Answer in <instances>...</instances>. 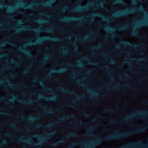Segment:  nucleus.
<instances>
[{
  "mask_svg": "<svg viewBox=\"0 0 148 148\" xmlns=\"http://www.w3.org/2000/svg\"><path fill=\"white\" fill-rule=\"evenodd\" d=\"M52 125V124L51 123L50 125L44 126V127L45 128H48L49 127H51Z\"/></svg>",
  "mask_w": 148,
  "mask_h": 148,
  "instance_id": "1a4fd4ad",
  "label": "nucleus"
},
{
  "mask_svg": "<svg viewBox=\"0 0 148 148\" xmlns=\"http://www.w3.org/2000/svg\"><path fill=\"white\" fill-rule=\"evenodd\" d=\"M85 136H93V135L92 134L90 133H88L85 134Z\"/></svg>",
  "mask_w": 148,
  "mask_h": 148,
  "instance_id": "9d476101",
  "label": "nucleus"
},
{
  "mask_svg": "<svg viewBox=\"0 0 148 148\" xmlns=\"http://www.w3.org/2000/svg\"><path fill=\"white\" fill-rule=\"evenodd\" d=\"M18 141L17 142H15V143H19L22 141H26L29 143L30 144H32V143L31 140H26L24 138H18Z\"/></svg>",
  "mask_w": 148,
  "mask_h": 148,
  "instance_id": "7ed1b4c3",
  "label": "nucleus"
},
{
  "mask_svg": "<svg viewBox=\"0 0 148 148\" xmlns=\"http://www.w3.org/2000/svg\"><path fill=\"white\" fill-rule=\"evenodd\" d=\"M79 123L81 125H82L83 123V122L82 121H80L79 122Z\"/></svg>",
  "mask_w": 148,
  "mask_h": 148,
  "instance_id": "4468645a",
  "label": "nucleus"
},
{
  "mask_svg": "<svg viewBox=\"0 0 148 148\" xmlns=\"http://www.w3.org/2000/svg\"><path fill=\"white\" fill-rule=\"evenodd\" d=\"M56 133V131L55 130H54L51 132L50 133H47L46 135L45 136H43L42 135H38V134H35L34 135V137L37 138H38L39 139L41 138H44V137L46 136H47L48 137H49L50 136H52L54 135Z\"/></svg>",
  "mask_w": 148,
  "mask_h": 148,
  "instance_id": "f03ea898",
  "label": "nucleus"
},
{
  "mask_svg": "<svg viewBox=\"0 0 148 148\" xmlns=\"http://www.w3.org/2000/svg\"><path fill=\"white\" fill-rule=\"evenodd\" d=\"M78 135L76 132H71L66 135L65 138H63L60 140L55 142L51 144V146L53 147H56L59 143L65 142V139H69L71 137H78Z\"/></svg>",
  "mask_w": 148,
  "mask_h": 148,
  "instance_id": "f257e3e1",
  "label": "nucleus"
},
{
  "mask_svg": "<svg viewBox=\"0 0 148 148\" xmlns=\"http://www.w3.org/2000/svg\"><path fill=\"white\" fill-rule=\"evenodd\" d=\"M23 148H25V146H23Z\"/></svg>",
  "mask_w": 148,
  "mask_h": 148,
  "instance_id": "f3484780",
  "label": "nucleus"
},
{
  "mask_svg": "<svg viewBox=\"0 0 148 148\" xmlns=\"http://www.w3.org/2000/svg\"><path fill=\"white\" fill-rule=\"evenodd\" d=\"M128 120V119L127 118V119H126L125 120L127 121V120Z\"/></svg>",
  "mask_w": 148,
  "mask_h": 148,
  "instance_id": "dca6fc26",
  "label": "nucleus"
},
{
  "mask_svg": "<svg viewBox=\"0 0 148 148\" xmlns=\"http://www.w3.org/2000/svg\"><path fill=\"white\" fill-rule=\"evenodd\" d=\"M85 106V105H83V104L82 105V106Z\"/></svg>",
  "mask_w": 148,
  "mask_h": 148,
  "instance_id": "6ab92c4d",
  "label": "nucleus"
},
{
  "mask_svg": "<svg viewBox=\"0 0 148 148\" xmlns=\"http://www.w3.org/2000/svg\"><path fill=\"white\" fill-rule=\"evenodd\" d=\"M64 119L63 118H61V120H64Z\"/></svg>",
  "mask_w": 148,
  "mask_h": 148,
  "instance_id": "2eb2a0df",
  "label": "nucleus"
},
{
  "mask_svg": "<svg viewBox=\"0 0 148 148\" xmlns=\"http://www.w3.org/2000/svg\"><path fill=\"white\" fill-rule=\"evenodd\" d=\"M43 141V140H41L40 142L33 144L34 146L40 145L42 144V142Z\"/></svg>",
  "mask_w": 148,
  "mask_h": 148,
  "instance_id": "0eeeda50",
  "label": "nucleus"
},
{
  "mask_svg": "<svg viewBox=\"0 0 148 148\" xmlns=\"http://www.w3.org/2000/svg\"><path fill=\"white\" fill-rule=\"evenodd\" d=\"M10 126L15 129L17 132H20L21 131V130L18 128L14 124L12 123L9 125Z\"/></svg>",
  "mask_w": 148,
  "mask_h": 148,
  "instance_id": "20e7f679",
  "label": "nucleus"
},
{
  "mask_svg": "<svg viewBox=\"0 0 148 148\" xmlns=\"http://www.w3.org/2000/svg\"><path fill=\"white\" fill-rule=\"evenodd\" d=\"M41 126V125H36V127H40Z\"/></svg>",
  "mask_w": 148,
  "mask_h": 148,
  "instance_id": "ddd939ff",
  "label": "nucleus"
},
{
  "mask_svg": "<svg viewBox=\"0 0 148 148\" xmlns=\"http://www.w3.org/2000/svg\"><path fill=\"white\" fill-rule=\"evenodd\" d=\"M1 136H0V138H1Z\"/></svg>",
  "mask_w": 148,
  "mask_h": 148,
  "instance_id": "aec40b11",
  "label": "nucleus"
},
{
  "mask_svg": "<svg viewBox=\"0 0 148 148\" xmlns=\"http://www.w3.org/2000/svg\"><path fill=\"white\" fill-rule=\"evenodd\" d=\"M105 130V131H106V130H107V129H105V130Z\"/></svg>",
  "mask_w": 148,
  "mask_h": 148,
  "instance_id": "a211bd4d",
  "label": "nucleus"
},
{
  "mask_svg": "<svg viewBox=\"0 0 148 148\" xmlns=\"http://www.w3.org/2000/svg\"><path fill=\"white\" fill-rule=\"evenodd\" d=\"M110 121L111 123L113 124L115 123L116 122L115 120L113 119H112V120H111Z\"/></svg>",
  "mask_w": 148,
  "mask_h": 148,
  "instance_id": "9b49d317",
  "label": "nucleus"
},
{
  "mask_svg": "<svg viewBox=\"0 0 148 148\" xmlns=\"http://www.w3.org/2000/svg\"><path fill=\"white\" fill-rule=\"evenodd\" d=\"M95 128V127L94 126H92L90 127L89 129L90 130H93Z\"/></svg>",
  "mask_w": 148,
  "mask_h": 148,
  "instance_id": "f8f14e48",
  "label": "nucleus"
},
{
  "mask_svg": "<svg viewBox=\"0 0 148 148\" xmlns=\"http://www.w3.org/2000/svg\"><path fill=\"white\" fill-rule=\"evenodd\" d=\"M8 143L7 141L5 139L3 140V142L0 143V147H2L4 145L7 144Z\"/></svg>",
  "mask_w": 148,
  "mask_h": 148,
  "instance_id": "39448f33",
  "label": "nucleus"
},
{
  "mask_svg": "<svg viewBox=\"0 0 148 148\" xmlns=\"http://www.w3.org/2000/svg\"><path fill=\"white\" fill-rule=\"evenodd\" d=\"M81 143H79V142H77V143H73L72 145H71V147H73L75 146L76 145H81Z\"/></svg>",
  "mask_w": 148,
  "mask_h": 148,
  "instance_id": "423d86ee",
  "label": "nucleus"
},
{
  "mask_svg": "<svg viewBox=\"0 0 148 148\" xmlns=\"http://www.w3.org/2000/svg\"><path fill=\"white\" fill-rule=\"evenodd\" d=\"M4 134L5 136L9 137H10L11 135V134L9 133H6Z\"/></svg>",
  "mask_w": 148,
  "mask_h": 148,
  "instance_id": "6e6552de",
  "label": "nucleus"
}]
</instances>
